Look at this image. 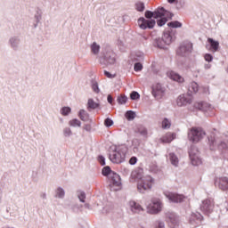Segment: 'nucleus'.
I'll use <instances>...</instances> for the list:
<instances>
[{
    "label": "nucleus",
    "instance_id": "obj_1",
    "mask_svg": "<svg viewBox=\"0 0 228 228\" xmlns=\"http://www.w3.org/2000/svg\"><path fill=\"white\" fill-rule=\"evenodd\" d=\"M204 136H206V132L202 127L192 126L188 131L189 142H191L192 143H199Z\"/></svg>",
    "mask_w": 228,
    "mask_h": 228
},
{
    "label": "nucleus",
    "instance_id": "obj_2",
    "mask_svg": "<svg viewBox=\"0 0 228 228\" xmlns=\"http://www.w3.org/2000/svg\"><path fill=\"white\" fill-rule=\"evenodd\" d=\"M172 32L170 30H165L162 36V38L159 37L153 40L154 47H158L159 49H165V45H170L172 44Z\"/></svg>",
    "mask_w": 228,
    "mask_h": 228
},
{
    "label": "nucleus",
    "instance_id": "obj_3",
    "mask_svg": "<svg viewBox=\"0 0 228 228\" xmlns=\"http://www.w3.org/2000/svg\"><path fill=\"white\" fill-rule=\"evenodd\" d=\"M111 163H116V165H120L126 161V150L124 148H115V150L109 155Z\"/></svg>",
    "mask_w": 228,
    "mask_h": 228
},
{
    "label": "nucleus",
    "instance_id": "obj_4",
    "mask_svg": "<svg viewBox=\"0 0 228 228\" xmlns=\"http://www.w3.org/2000/svg\"><path fill=\"white\" fill-rule=\"evenodd\" d=\"M200 209L204 215L209 216V215L215 211V200L212 198L203 200L200 205Z\"/></svg>",
    "mask_w": 228,
    "mask_h": 228
},
{
    "label": "nucleus",
    "instance_id": "obj_5",
    "mask_svg": "<svg viewBox=\"0 0 228 228\" xmlns=\"http://www.w3.org/2000/svg\"><path fill=\"white\" fill-rule=\"evenodd\" d=\"M189 158L193 167H199V165H202V159H200V151H199V148L197 146H191L189 150Z\"/></svg>",
    "mask_w": 228,
    "mask_h": 228
},
{
    "label": "nucleus",
    "instance_id": "obj_6",
    "mask_svg": "<svg viewBox=\"0 0 228 228\" xmlns=\"http://www.w3.org/2000/svg\"><path fill=\"white\" fill-rule=\"evenodd\" d=\"M115 53L113 51L109 50L102 53V55L100 57V65L102 67H108L109 65H115Z\"/></svg>",
    "mask_w": 228,
    "mask_h": 228
},
{
    "label": "nucleus",
    "instance_id": "obj_7",
    "mask_svg": "<svg viewBox=\"0 0 228 228\" xmlns=\"http://www.w3.org/2000/svg\"><path fill=\"white\" fill-rule=\"evenodd\" d=\"M166 13H168V15L170 14V11L165 9V7H158L157 9L154 10V12L152 11H146L144 13V17L146 19H149L148 20H151L153 19H159V17H163V15H165Z\"/></svg>",
    "mask_w": 228,
    "mask_h": 228
},
{
    "label": "nucleus",
    "instance_id": "obj_8",
    "mask_svg": "<svg viewBox=\"0 0 228 228\" xmlns=\"http://www.w3.org/2000/svg\"><path fill=\"white\" fill-rule=\"evenodd\" d=\"M152 183H154V178L151 175L146 176L141 181V183H137L138 191L140 193H145L147 190H151Z\"/></svg>",
    "mask_w": 228,
    "mask_h": 228
},
{
    "label": "nucleus",
    "instance_id": "obj_9",
    "mask_svg": "<svg viewBox=\"0 0 228 228\" xmlns=\"http://www.w3.org/2000/svg\"><path fill=\"white\" fill-rule=\"evenodd\" d=\"M166 222L168 224L170 228H177L181 224V217L175 212L166 213Z\"/></svg>",
    "mask_w": 228,
    "mask_h": 228
},
{
    "label": "nucleus",
    "instance_id": "obj_10",
    "mask_svg": "<svg viewBox=\"0 0 228 228\" xmlns=\"http://www.w3.org/2000/svg\"><path fill=\"white\" fill-rule=\"evenodd\" d=\"M22 45V37L20 35L11 36L8 39V45L12 51H20Z\"/></svg>",
    "mask_w": 228,
    "mask_h": 228
},
{
    "label": "nucleus",
    "instance_id": "obj_11",
    "mask_svg": "<svg viewBox=\"0 0 228 228\" xmlns=\"http://www.w3.org/2000/svg\"><path fill=\"white\" fill-rule=\"evenodd\" d=\"M137 22L141 29H152L156 26V20H146L143 17L139 18Z\"/></svg>",
    "mask_w": 228,
    "mask_h": 228
},
{
    "label": "nucleus",
    "instance_id": "obj_12",
    "mask_svg": "<svg viewBox=\"0 0 228 228\" xmlns=\"http://www.w3.org/2000/svg\"><path fill=\"white\" fill-rule=\"evenodd\" d=\"M161 211V201L159 200H153L150 205L147 206V213L150 215H158Z\"/></svg>",
    "mask_w": 228,
    "mask_h": 228
},
{
    "label": "nucleus",
    "instance_id": "obj_13",
    "mask_svg": "<svg viewBox=\"0 0 228 228\" xmlns=\"http://www.w3.org/2000/svg\"><path fill=\"white\" fill-rule=\"evenodd\" d=\"M151 94L155 99H163L165 95V87L161 84L157 83L151 86Z\"/></svg>",
    "mask_w": 228,
    "mask_h": 228
},
{
    "label": "nucleus",
    "instance_id": "obj_14",
    "mask_svg": "<svg viewBox=\"0 0 228 228\" xmlns=\"http://www.w3.org/2000/svg\"><path fill=\"white\" fill-rule=\"evenodd\" d=\"M202 220H204V216L200 212H192L189 223L193 227H199L202 224Z\"/></svg>",
    "mask_w": 228,
    "mask_h": 228
},
{
    "label": "nucleus",
    "instance_id": "obj_15",
    "mask_svg": "<svg viewBox=\"0 0 228 228\" xmlns=\"http://www.w3.org/2000/svg\"><path fill=\"white\" fill-rule=\"evenodd\" d=\"M192 49H193V44L183 43V45H180L176 53L179 56H188V54L191 53Z\"/></svg>",
    "mask_w": 228,
    "mask_h": 228
},
{
    "label": "nucleus",
    "instance_id": "obj_16",
    "mask_svg": "<svg viewBox=\"0 0 228 228\" xmlns=\"http://www.w3.org/2000/svg\"><path fill=\"white\" fill-rule=\"evenodd\" d=\"M169 13H166L165 15L159 17L157 20V25L159 26V28H163V26H165V24H167V22H168V20H172V18L174 17V14L169 12Z\"/></svg>",
    "mask_w": 228,
    "mask_h": 228
},
{
    "label": "nucleus",
    "instance_id": "obj_17",
    "mask_svg": "<svg viewBox=\"0 0 228 228\" xmlns=\"http://www.w3.org/2000/svg\"><path fill=\"white\" fill-rule=\"evenodd\" d=\"M216 186H218L220 190H223L224 191L228 190V178L227 177H221L216 178L215 180Z\"/></svg>",
    "mask_w": 228,
    "mask_h": 228
},
{
    "label": "nucleus",
    "instance_id": "obj_18",
    "mask_svg": "<svg viewBox=\"0 0 228 228\" xmlns=\"http://www.w3.org/2000/svg\"><path fill=\"white\" fill-rule=\"evenodd\" d=\"M176 103L179 107L188 106V104H191V97L181 94L178 96Z\"/></svg>",
    "mask_w": 228,
    "mask_h": 228
},
{
    "label": "nucleus",
    "instance_id": "obj_19",
    "mask_svg": "<svg viewBox=\"0 0 228 228\" xmlns=\"http://www.w3.org/2000/svg\"><path fill=\"white\" fill-rule=\"evenodd\" d=\"M130 179L134 181H142L143 179V168L137 167L131 173Z\"/></svg>",
    "mask_w": 228,
    "mask_h": 228
},
{
    "label": "nucleus",
    "instance_id": "obj_20",
    "mask_svg": "<svg viewBox=\"0 0 228 228\" xmlns=\"http://www.w3.org/2000/svg\"><path fill=\"white\" fill-rule=\"evenodd\" d=\"M167 198L171 202H175L176 204L181 203L184 200V196L181 194H175V193H168L167 195Z\"/></svg>",
    "mask_w": 228,
    "mask_h": 228
},
{
    "label": "nucleus",
    "instance_id": "obj_21",
    "mask_svg": "<svg viewBox=\"0 0 228 228\" xmlns=\"http://www.w3.org/2000/svg\"><path fill=\"white\" fill-rule=\"evenodd\" d=\"M110 183L113 186H120L122 184V180L120 175L115 172L110 174Z\"/></svg>",
    "mask_w": 228,
    "mask_h": 228
},
{
    "label": "nucleus",
    "instance_id": "obj_22",
    "mask_svg": "<svg viewBox=\"0 0 228 228\" xmlns=\"http://www.w3.org/2000/svg\"><path fill=\"white\" fill-rule=\"evenodd\" d=\"M218 151H220L221 154L224 155V158L228 159V145L225 142H220L217 145Z\"/></svg>",
    "mask_w": 228,
    "mask_h": 228
},
{
    "label": "nucleus",
    "instance_id": "obj_23",
    "mask_svg": "<svg viewBox=\"0 0 228 228\" xmlns=\"http://www.w3.org/2000/svg\"><path fill=\"white\" fill-rule=\"evenodd\" d=\"M129 207L132 213H140L141 211H143V208H142V205L136 203V201L134 200L129 201Z\"/></svg>",
    "mask_w": 228,
    "mask_h": 228
},
{
    "label": "nucleus",
    "instance_id": "obj_24",
    "mask_svg": "<svg viewBox=\"0 0 228 228\" xmlns=\"http://www.w3.org/2000/svg\"><path fill=\"white\" fill-rule=\"evenodd\" d=\"M78 117L83 122H92V118H90V114L83 109L79 110Z\"/></svg>",
    "mask_w": 228,
    "mask_h": 228
},
{
    "label": "nucleus",
    "instance_id": "obj_25",
    "mask_svg": "<svg viewBox=\"0 0 228 228\" xmlns=\"http://www.w3.org/2000/svg\"><path fill=\"white\" fill-rule=\"evenodd\" d=\"M87 110L88 111H92V110H101V104L90 98L87 101Z\"/></svg>",
    "mask_w": 228,
    "mask_h": 228
},
{
    "label": "nucleus",
    "instance_id": "obj_26",
    "mask_svg": "<svg viewBox=\"0 0 228 228\" xmlns=\"http://www.w3.org/2000/svg\"><path fill=\"white\" fill-rule=\"evenodd\" d=\"M208 42L210 45V50L212 53H216L218 51V48L220 47V43L211 37L208 38Z\"/></svg>",
    "mask_w": 228,
    "mask_h": 228
},
{
    "label": "nucleus",
    "instance_id": "obj_27",
    "mask_svg": "<svg viewBox=\"0 0 228 228\" xmlns=\"http://www.w3.org/2000/svg\"><path fill=\"white\" fill-rule=\"evenodd\" d=\"M208 145L210 151H216L218 149V142H216L215 136L211 135L208 137Z\"/></svg>",
    "mask_w": 228,
    "mask_h": 228
},
{
    "label": "nucleus",
    "instance_id": "obj_28",
    "mask_svg": "<svg viewBox=\"0 0 228 228\" xmlns=\"http://www.w3.org/2000/svg\"><path fill=\"white\" fill-rule=\"evenodd\" d=\"M169 159L174 167H177L179 165V158H177L175 153H169Z\"/></svg>",
    "mask_w": 228,
    "mask_h": 228
},
{
    "label": "nucleus",
    "instance_id": "obj_29",
    "mask_svg": "<svg viewBox=\"0 0 228 228\" xmlns=\"http://www.w3.org/2000/svg\"><path fill=\"white\" fill-rule=\"evenodd\" d=\"M137 133H139L141 136H144V137H147V135L149 134V131L147 130V128L142 125H139L137 126Z\"/></svg>",
    "mask_w": 228,
    "mask_h": 228
},
{
    "label": "nucleus",
    "instance_id": "obj_30",
    "mask_svg": "<svg viewBox=\"0 0 228 228\" xmlns=\"http://www.w3.org/2000/svg\"><path fill=\"white\" fill-rule=\"evenodd\" d=\"M56 199H65V190L61 187H58L55 191Z\"/></svg>",
    "mask_w": 228,
    "mask_h": 228
},
{
    "label": "nucleus",
    "instance_id": "obj_31",
    "mask_svg": "<svg viewBox=\"0 0 228 228\" xmlns=\"http://www.w3.org/2000/svg\"><path fill=\"white\" fill-rule=\"evenodd\" d=\"M194 108L200 110V111H208V103L206 102H198L194 104Z\"/></svg>",
    "mask_w": 228,
    "mask_h": 228
},
{
    "label": "nucleus",
    "instance_id": "obj_32",
    "mask_svg": "<svg viewBox=\"0 0 228 228\" xmlns=\"http://www.w3.org/2000/svg\"><path fill=\"white\" fill-rule=\"evenodd\" d=\"M125 117H126V120L131 122V120H134V118H136V112H134V110H127L125 113Z\"/></svg>",
    "mask_w": 228,
    "mask_h": 228
},
{
    "label": "nucleus",
    "instance_id": "obj_33",
    "mask_svg": "<svg viewBox=\"0 0 228 228\" xmlns=\"http://www.w3.org/2000/svg\"><path fill=\"white\" fill-rule=\"evenodd\" d=\"M189 92L191 94H197L199 92V84L197 82H191L189 86Z\"/></svg>",
    "mask_w": 228,
    "mask_h": 228
},
{
    "label": "nucleus",
    "instance_id": "obj_34",
    "mask_svg": "<svg viewBox=\"0 0 228 228\" xmlns=\"http://www.w3.org/2000/svg\"><path fill=\"white\" fill-rule=\"evenodd\" d=\"M170 77H171V79H173V81H177L178 83H183V81H184V78H183V77H181V75H179L175 72H171Z\"/></svg>",
    "mask_w": 228,
    "mask_h": 228
},
{
    "label": "nucleus",
    "instance_id": "obj_35",
    "mask_svg": "<svg viewBox=\"0 0 228 228\" xmlns=\"http://www.w3.org/2000/svg\"><path fill=\"white\" fill-rule=\"evenodd\" d=\"M91 51H92L93 54H94V55L99 54V53L101 51V45H99L97 43L94 42L91 45Z\"/></svg>",
    "mask_w": 228,
    "mask_h": 228
},
{
    "label": "nucleus",
    "instance_id": "obj_36",
    "mask_svg": "<svg viewBox=\"0 0 228 228\" xmlns=\"http://www.w3.org/2000/svg\"><path fill=\"white\" fill-rule=\"evenodd\" d=\"M175 8L176 10H184L186 8V0H176Z\"/></svg>",
    "mask_w": 228,
    "mask_h": 228
},
{
    "label": "nucleus",
    "instance_id": "obj_37",
    "mask_svg": "<svg viewBox=\"0 0 228 228\" xmlns=\"http://www.w3.org/2000/svg\"><path fill=\"white\" fill-rule=\"evenodd\" d=\"M91 88L94 94H99V92H101V89H99V83L94 79L91 80Z\"/></svg>",
    "mask_w": 228,
    "mask_h": 228
},
{
    "label": "nucleus",
    "instance_id": "obj_38",
    "mask_svg": "<svg viewBox=\"0 0 228 228\" xmlns=\"http://www.w3.org/2000/svg\"><path fill=\"white\" fill-rule=\"evenodd\" d=\"M168 28H173L174 29L177 28H183V23L178 20L171 21L167 23Z\"/></svg>",
    "mask_w": 228,
    "mask_h": 228
},
{
    "label": "nucleus",
    "instance_id": "obj_39",
    "mask_svg": "<svg viewBox=\"0 0 228 228\" xmlns=\"http://www.w3.org/2000/svg\"><path fill=\"white\" fill-rule=\"evenodd\" d=\"M111 174H113V172L111 171V167H110V166L104 167L102 170V175L104 177H108V175H111Z\"/></svg>",
    "mask_w": 228,
    "mask_h": 228
},
{
    "label": "nucleus",
    "instance_id": "obj_40",
    "mask_svg": "<svg viewBox=\"0 0 228 228\" xmlns=\"http://www.w3.org/2000/svg\"><path fill=\"white\" fill-rule=\"evenodd\" d=\"M72 111V109L70 107H62L61 109V114L63 115V117H69Z\"/></svg>",
    "mask_w": 228,
    "mask_h": 228
},
{
    "label": "nucleus",
    "instance_id": "obj_41",
    "mask_svg": "<svg viewBox=\"0 0 228 228\" xmlns=\"http://www.w3.org/2000/svg\"><path fill=\"white\" fill-rule=\"evenodd\" d=\"M117 102L118 104H126L127 102V96H126V94H120L119 96H118L117 98Z\"/></svg>",
    "mask_w": 228,
    "mask_h": 228
},
{
    "label": "nucleus",
    "instance_id": "obj_42",
    "mask_svg": "<svg viewBox=\"0 0 228 228\" xmlns=\"http://www.w3.org/2000/svg\"><path fill=\"white\" fill-rule=\"evenodd\" d=\"M35 19V24H34V28H37L38 27V23L40 22V20H42V12H37V13L34 16Z\"/></svg>",
    "mask_w": 228,
    "mask_h": 228
},
{
    "label": "nucleus",
    "instance_id": "obj_43",
    "mask_svg": "<svg viewBox=\"0 0 228 228\" xmlns=\"http://www.w3.org/2000/svg\"><path fill=\"white\" fill-rule=\"evenodd\" d=\"M71 127H81V122L77 118H73L69 122Z\"/></svg>",
    "mask_w": 228,
    "mask_h": 228
},
{
    "label": "nucleus",
    "instance_id": "obj_44",
    "mask_svg": "<svg viewBox=\"0 0 228 228\" xmlns=\"http://www.w3.org/2000/svg\"><path fill=\"white\" fill-rule=\"evenodd\" d=\"M135 10L140 12H145V4L143 2H137L135 4Z\"/></svg>",
    "mask_w": 228,
    "mask_h": 228
},
{
    "label": "nucleus",
    "instance_id": "obj_45",
    "mask_svg": "<svg viewBox=\"0 0 228 228\" xmlns=\"http://www.w3.org/2000/svg\"><path fill=\"white\" fill-rule=\"evenodd\" d=\"M174 140V134H167L160 139L162 143H170Z\"/></svg>",
    "mask_w": 228,
    "mask_h": 228
},
{
    "label": "nucleus",
    "instance_id": "obj_46",
    "mask_svg": "<svg viewBox=\"0 0 228 228\" xmlns=\"http://www.w3.org/2000/svg\"><path fill=\"white\" fill-rule=\"evenodd\" d=\"M172 126V123L168 120V118H165L162 121V129H170Z\"/></svg>",
    "mask_w": 228,
    "mask_h": 228
},
{
    "label": "nucleus",
    "instance_id": "obj_47",
    "mask_svg": "<svg viewBox=\"0 0 228 228\" xmlns=\"http://www.w3.org/2000/svg\"><path fill=\"white\" fill-rule=\"evenodd\" d=\"M130 99L132 101H138V99H140V93L139 92H136V91H133L131 94H130Z\"/></svg>",
    "mask_w": 228,
    "mask_h": 228
},
{
    "label": "nucleus",
    "instance_id": "obj_48",
    "mask_svg": "<svg viewBox=\"0 0 228 228\" xmlns=\"http://www.w3.org/2000/svg\"><path fill=\"white\" fill-rule=\"evenodd\" d=\"M78 200L85 204V200L86 199V194L85 193V191H80L79 193L77 194Z\"/></svg>",
    "mask_w": 228,
    "mask_h": 228
},
{
    "label": "nucleus",
    "instance_id": "obj_49",
    "mask_svg": "<svg viewBox=\"0 0 228 228\" xmlns=\"http://www.w3.org/2000/svg\"><path fill=\"white\" fill-rule=\"evenodd\" d=\"M104 126L105 127H111V126H113V119L107 118L104 120Z\"/></svg>",
    "mask_w": 228,
    "mask_h": 228
},
{
    "label": "nucleus",
    "instance_id": "obj_50",
    "mask_svg": "<svg viewBox=\"0 0 228 228\" xmlns=\"http://www.w3.org/2000/svg\"><path fill=\"white\" fill-rule=\"evenodd\" d=\"M143 69V65H142L140 62H136L134 65V69L135 72H140V70H142Z\"/></svg>",
    "mask_w": 228,
    "mask_h": 228
},
{
    "label": "nucleus",
    "instance_id": "obj_51",
    "mask_svg": "<svg viewBox=\"0 0 228 228\" xmlns=\"http://www.w3.org/2000/svg\"><path fill=\"white\" fill-rule=\"evenodd\" d=\"M205 61H208V63H211L213 61V55L211 53H206L204 55Z\"/></svg>",
    "mask_w": 228,
    "mask_h": 228
},
{
    "label": "nucleus",
    "instance_id": "obj_52",
    "mask_svg": "<svg viewBox=\"0 0 228 228\" xmlns=\"http://www.w3.org/2000/svg\"><path fill=\"white\" fill-rule=\"evenodd\" d=\"M98 161L100 165H102V167H104V165H106V158H104V156L102 155L98 156Z\"/></svg>",
    "mask_w": 228,
    "mask_h": 228
},
{
    "label": "nucleus",
    "instance_id": "obj_53",
    "mask_svg": "<svg viewBox=\"0 0 228 228\" xmlns=\"http://www.w3.org/2000/svg\"><path fill=\"white\" fill-rule=\"evenodd\" d=\"M63 134L66 137L72 136V130L69 127L64 128Z\"/></svg>",
    "mask_w": 228,
    "mask_h": 228
},
{
    "label": "nucleus",
    "instance_id": "obj_54",
    "mask_svg": "<svg viewBox=\"0 0 228 228\" xmlns=\"http://www.w3.org/2000/svg\"><path fill=\"white\" fill-rule=\"evenodd\" d=\"M135 163H138V158H136V157L130 158L129 165H134Z\"/></svg>",
    "mask_w": 228,
    "mask_h": 228
},
{
    "label": "nucleus",
    "instance_id": "obj_55",
    "mask_svg": "<svg viewBox=\"0 0 228 228\" xmlns=\"http://www.w3.org/2000/svg\"><path fill=\"white\" fill-rule=\"evenodd\" d=\"M104 76H106V77H109V79H113V77H115V75H113L110 71H106V70H104Z\"/></svg>",
    "mask_w": 228,
    "mask_h": 228
},
{
    "label": "nucleus",
    "instance_id": "obj_56",
    "mask_svg": "<svg viewBox=\"0 0 228 228\" xmlns=\"http://www.w3.org/2000/svg\"><path fill=\"white\" fill-rule=\"evenodd\" d=\"M157 228H165V222L157 221Z\"/></svg>",
    "mask_w": 228,
    "mask_h": 228
},
{
    "label": "nucleus",
    "instance_id": "obj_57",
    "mask_svg": "<svg viewBox=\"0 0 228 228\" xmlns=\"http://www.w3.org/2000/svg\"><path fill=\"white\" fill-rule=\"evenodd\" d=\"M122 172H123V175H129V174H130V170H129V168H127V167H124L123 169H122Z\"/></svg>",
    "mask_w": 228,
    "mask_h": 228
},
{
    "label": "nucleus",
    "instance_id": "obj_58",
    "mask_svg": "<svg viewBox=\"0 0 228 228\" xmlns=\"http://www.w3.org/2000/svg\"><path fill=\"white\" fill-rule=\"evenodd\" d=\"M107 102H109V104H113V96H111V94H108Z\"/></svg>",
    "mask_w": 228,
    "mask_h": 228
},
{
    "label": "nucleus",
    "instance_id": "obj_59",
    "mask_svg": "<svg viewBox=\"0 0 228 228\" xmlns=\"http://www.w3.org/2000/svg\"><path fill=\"white\" fill-rule=\"evenodd\" d=\"M85 131L91 132L92 131V126L87 124L84 126Z\"/></svg>",
    "mask_w": 228,
    "mask_h": 228
},
{
    "label": "nucleus",
    "instance_id": "obj_60",
    "mask_svg": "<svg viewBox=\"0 0 228 228\" xmlns=\"http://www.w3.org/2000/svg\"><path fill=\"white\" fill-rule=\"evenodd\" d=\"M118 45L121 51H124V43L122 41H118Z\"/></svg>",
    "mask_w": 228,
    "mask_h": 228
},
{
    "label": "nucleus",
    "instance_id": "obj_61",
    "mask_svg": "<svg viewBox=\"0 0 228 228\" xmlns=\"http://www.w3.org/2000/svg\"><path fill=\"white\" fill-rule=\"evenodd\" d=\"M167 3L169 4H174L177 3V0H167Z\"/></svg>",
    "mask_w": 228,
    "mask_h": 228
},
{
    "label": "nucleus",
    "instance_id": "obj_62",
    "mask_svg": "<svg viewBox=\"0 0 228 228\" xmlns=\"http://www.w3.org/2000/svg\"><path fill=\"white\" fill-rule=\"evenodd\" d=\"M204 69H211V64H209V63L205 64V65H204Z\"/></svg>",
    "mask_w": 228,
    "mask_h": 228
},
{
    "label": "nucleus",
    "instance_id": "obj_63",
    "mask_svg": "<svg viewBox=\"0 0 228 228\" xmlns=\"http://www.w3.org/2000/svg\"><path fill=\"white\" fill-rule=\"evenodd\" d=\"M41 199H44V200L47 199V194H45V192H43L41 194Z\"/></svg>",
    "mask_w": 228,
    "mask_h": 228
},
{
    "label": "nucleus",
    "instance_id": "obj_64",
    "mask_svg": "<svg viewBox=\"0 0 228 228\" xmlns=\"http://www.w3.org/2000/svg\"><path fill=\"white\" fill-rule=\"evenodd\" d=\"M2 228H15V227L6 224V225L3 226Z\"/></svg>",
    "mask_w": 228,
    "mask_h": 228
}]
</instances>
